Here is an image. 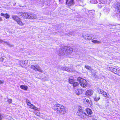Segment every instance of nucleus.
Instances as JSON below:
<instances>
[{
	"label": "nucleus",
	"mask_w": 120,
	"mask_h": 120,
	"mask_svg": "<svg viewBox=\"0 0 120 120\" xmlns=\"http://www.w3.org/2000/svg\"><path fill=\"white\" fill-rule=\"evenodd\" d=\"M94 100L96 101H98L100 99V97H98L96 96L94 98Z\"/></svg>",
	"instance_id": "obj_25"
},
{
	"label": "nucleus",
	"mask_w": 120,
	"mask_h": 120,
	"mask_svg": "<svg viewBox=\"0 0 120 120\" xmlns=\"http://www.w3.org/2000/svg\"><path fill=\"white\" fill-rule=\"evenodd\" d=\"M114 74H116L120 76V71L117 69V71H114Z\"/></svg>",
	"instance_id": "obj_21"
},
{
	"label": "nucleus",
	"mask_w": 120,
	"mask_h": 120,
	"mask_svg": "<svg viewBox=\"0 0 120 120\" xmlns=\"http://www.w3.org/2000/svg\"><path fill=\"white\" fill-rule=\"evenodd\" d=\"M107 69L110 71L114 73V71H117V69L116 68H111L110 67H108Z\"/></svg>",
	"instance_id": "obj_14"
},
{
	"label": "nucleus",
	"mask_w": 120,
	"mask_h": 120,
	"mask_svg": "<svg viewBox=\"0 0 120 120\" xmlns=\"http://www.w3.org/2000/svg\"><path fill=\"white\" fill-rule=\"evenodd\" d=\"M76 114L80 118L82 119L86 118L88 116L87 114L84 112L82 107L80 106L78 107V111Z\"/></svg>",
	"instance_id": "obj_2"
},
{
	"label": "nucleus",
	"mask_w": 120,
	"mask_h": 120,
	"mask_svg": "<svg viewBox=\"0 0 120 120\" xmlns=\"http://www.w3.org/2000/svg\"><path fill=\"white\" fill-rule=\"evenodd\" d=\"M0 15L1 16H4L6 18L8 19L10 17V16L9 14L7 13H6L5 14L3 13H1Z\"/></svg>",
	"instance_id": "obj_17"
},
{
	"label": "nucleus",
	"mask_w": 120,
	"mask_h": 120,
	"mask_svg": "<svg viewBox=\"0 0 120 120\" xmlns=\"http://www.w3.org/2000/svg\"><path fill=\"white\" fill-rule=\"evenodd\" d=\"M59 0V1H60V0Z\"/></svg>",
	"instance_id": "obj_35"
},
{
	"label": "nucleus",
	"mask_w": 120,
	"mask_h": 120,
	"mask_svg": "<svg viewBox=\"0 0 120 120\" xmlns=\"http://www.w3.org/2000/svg\"><path fill=\"white\" fill-rule=\"evenodd\" d=\"M0 60L1 61H2L4 60V58L3 57H1L0 58Z\"/></svg>",
	"instance_id": "obj_29"
},
{
	"label": "nucleus",
	"mask_w": 120,
	"mask_h": 120,
	"mask_svg": "<svg viewBox=\"0 0 120 120\" xmlns=\"http://www.w3.org/2000/svg\"><path fill=\"white\" fill-rule=\"evenodd\" d=\"M87 39H89V38H87Z\"/></svg>",
	"instance_id": "obj_34"
},
{
	"label": "nucleus",
	"mask_w": 120,
	"mask_h": 120,
	"mask_svg": "<svg viewBox=\"0 0 120 120\" xmlns=\"http://www.w3.org/2000/svg\"><path fill=\"white\" fill-rule=\"evenodd\" d=\"M2 40H0V42H1V41H2Z\"/></svg>",
	"instance_id": "obj_33"
},
{
	"label": "nucleus",
	"mask_w": 120,
	"mask_h": 120,
	"mask_svg": "<svg viewBox=\"0 0 120 120\" xmlns=\"http://www.w3.org/2000/svg\"><path fill=\"white\" fill-rule=\"evenodd\" d=\"M26 103L29 108L33 109L35 111L40 110V109L36 107L33 104H32L29 100L26 101Z\"/></svg>",
	"instance_id": "obj_5"
},
{
	"label": "nucleus",
	"mask_w": 120,
	"mask_h": 120,
	"mask_svg": "<svg viewBox=\"0 0 120 120\" xmlns=\"http://www.w3.org/2000/svg\"><path fill=\"white\" fill-rule=\"evenodd\" d=\"M85 110L88 115H91L93 113V112L91 110L90 108H86L85 109Z\"/></svg>",
	"instance_id": "obj_13"
},
{
	"label": "nucleus",
	"mask_w": 120,
	"mask_h": 120,
	"mask_svg": "<svg viewBox=\"0 0 120 120\" xmlns=\"http://www.w3.org/2000/svg\"><path fill=\"white\" fill-rule=\"evenodd\" d=\"M7 100L9 104H11L12 102V100L11 99H7Z\"/></svg>",
	"instance_id": "obj_26"
},
{
	"label": "nucleus",
	"mask_w": 120,
	"mask_h": 120,
	"mask_svg": "<svg viewBox=\"0 0 120 120\" xmlns=\"http://www.w3.org/2000/svg\"><path fill=\"white\" fill-rule=\"evenodd\" d=\"M77 81L79 82L81 86L83 88H85L88 85L87 81L84 79L80 77L77 78Z\"/></svg>",
	"instance_id": "obj_4"
},
{
	"label": "nucleus",
	"mask_w": 120,
	"mask_h": 120,
	"mask_svg": "<svg viewBox=\"0 0 120 120\" xmlns=\"http://www.w3.org/2000/svg\"><path fill=\"white\" fill-rule=\"evenodd\" d=\"M74 81V80L73 79H69L68 80V82L71 84H72Z\"/></svg>",
	"instance_id": "obj_20"
},
{
	"label": "nucleus",
	"mask_w": 120,
	"mask_h": 120,
	"mask_svg": "<svg viewBox=\"0 0 120 120\" xmlns=\"http://www.w3.org/2000/svg\"><path fill=\"white\" fill-rule=\"evenodd\" d=\"M12 19L15 21L17 24L20 26H23L25 24V22L19 17L16 15L12 16Z\"/></svg>",
	"instance_id": "obj_3"
},
{
	"label": "nucleus",
	"mask_w": 120,
	"mask_h": 120,
	"mask_svg": "<svg viewBox=\"0 0 120 120\" xmlns=\"http://www.w3.org/2000/svg\"><path fill=\"white\" fill-rule=\"evenodd\" d=\"M92 120H97L96 119H93Z\"/></svg>",
	"instance_id": "obj_32"
},
{
	"label": "nucleus",
	"mask_w": 120,
	"mask_h": 120,
	"mask_svg": "<svg viewBox=\"0 0 120 120\" xmlns=\"http://www.w3.org/2000/svg\"><path fill=\"white\" fill-rule=\"evenodd\" d=\"M2 20V18L0 17V21H1Z\"/></svg>",
	"instance_id": "obj_31"
},
{
	"label": "nucleus",
	"mask_w": 120,
	"mask_h": 120,
	"mask_svg": "<svg viewBox=\"0 0 120 120\" xmlns=\"http://www.w3.org/2000/svg\"><path fill=\"white\" fill-rule=\"evenodd\" d=\"M85 68L89 70H92L91 67L88 65H85Z\"/></svg>",
	"instance_id": "obj_23"
},
{
	"label": "nucleus",
	"mask_w": 120,
	"mask_h": 120,
	"mask_svg": "<svg viewBox=\"0 0 120 120\" xmlns=\"http://www.w3.org/2000/svg\"><path fill=\"white\" fill-rule=\"evenodd\" d=\"M103 3V4H104V3H104H104Z\"/></svg>",
	"instance_id": "obj_36"
},
{
	"label": "nucleus",
	"mask_w": 120,
	"mask_h": 120,
	"mask_svg": "<svg viewBox=\"0 0 120 120\" xmlns=\"http://www.w3.org/2000/svg\"><path fill=\"white\" fill-rule=\"evenodd\" d=\"M20 15L25 19H29V13H28L20 12Z\"/></svg>",
	"instance_id": "obj_8"
},
{
	"label": "nucleus",
	"mask_w": 120,
	"mask_h": 120,
	"mask_svg": "<svg viewBox=\"0 0 120 120\" xmlns=\"http://www.w3.org/2000/svg\"><path fill=\"white\" fill-rule=\"evenodd\" d=\"M83 102L84 104H86L89 106H91L92 104V102L91 100H89V99L85 98L83 101Z\"/></svg>",
	"instance_id": "obj_7"
},
{
	"label": "nucleus",
	"mask_w": 120,
	"mask_h": 120,
	"mask_svg": "<svg viewBox=\"0 0 120 120\" xmlns=\"http://www.w3.org/2000/svg\"><path fill=\"white\" fill-rule=\"evenodd\" d=\"M97 90L98 93L101 94H102L104 91L103 90L99 88L97 89Z\"/></svg>",
	"instance_id": "obj_19"
},
{
	"label": "nucleus",
	"mask_w": 120,
	"mask_h": 120,
	"mask_svg": "<svg viewBox=\"0 0 120 120\" xmlns=\"http://www.w3.org/2000/svg\"><path fill=\"white\" fill-rule=\"evenodd\" d=\"M105 97L108 98H111V96L109 95V94L107 93L106 92Z\"/></svg>",
	"instance_id": "obj_24"
},
{
	"label": "nucleus",
	"mask_w": 120,
	"mask_h": 120,
	"mask_svg": "<svg viewBox=\"0 0 120 120\" xmlns=\"http://www.w3.org/2000/svg\"><path fill=\"white\" fill-rule=\"evenodd\" d=\"M52 109L54 111L62 115L65 114L67 112L66 107L60 104H55L52 106Z\"/></svg>",
	"instance_id": "obj_1"
},
{
	"label": "nucleus",
	"mask_w": 120,
	"mask_h": 120,
	"mask_svg": "<svg viewBox=\"0 0 120 120\" xmlns=\"http://www.w3.org/2000/svg\"><path fill=\"white\" fill-rule=\"evenodd\" d=\"M68 0H66V4H68V5L69 6H71L74 5V2L73 0H71L68 3Z\"/></svg>",
	"instance_id": "obj_11"
},
{
	"label": "nucleus",
	"mask_w": 120,
	"mask_h": 120,
	"mask_svg": "<svg viewBox=\"0 0 120 120\" xmlns=\"http://www.w3.org/2000/svg\"><path fill=\"white\" fill-rule=\"evenodd\" d=\"M20 87L22 89H23L24 90H27L28 87L27 86L21 85L20 86Z\"/></svg>",
	"instance_id": "obj_15"
},
{
	"label": "nucleus",
	"mask_w": 120,
	"mask_h": 120,
	"mask_svg": "<svg viewBox=\"0 0 120 120\" xmlns=\"http://www.w3.org/2000/svg\"><path fill=\"white\" fill-rule=\"evenodd\" d=\"M115 9L118 12L120 13V3L118 2L117 3Z\"/></svg>",
	"instance_id": "obj_12"
},
{
	"label": "nucleus",
	"mask_w": 120,
	"mask_h": 120,
	"mask_svg": "<svg viewBox=\"0 0 120 120\" xmlns=\"http://www.w3.org/2000/svg\"><path fill=\"white\" fill-rule=\"evenodd\" d=\"M106 93V92L105 91H104L103 92V93L102 94V95L103 96L105 97V94Z\"/></svg>",
	"instance_id": "obj_28"
},
{
	"label": "nucleus",
	"mask_w": 120,
	"mask_h": 120,
	"mask_svg": "<svg viewBox=\"0 0 120 120\" xmlns=\"http://www.w3.org/2000/svg\"><path fill=\"white\" fill-rule=\"evenodd\" d=\"M92 42L94 43L99 44L100 42L97 40H94L92 41Z\"/></svg>",
	"instance_id": "obj_22"
},
{
	"label": "nucleus",
	"mask_w": 120,
	"mask_h": 120,
	"mask_svg": "<svg viewBox=\"0 0 120 120\" xmlns=\"http://www.w3.org/2000/svg\"><path fill=\"white\" fill-rule=\"evenodd\" d=\"M30 68L34 70L40 72L42 73L43 72V71L42 69L38 65H32L31 66Z\"/></svg>",
	"instance_id": "obj_6"
},
{
	"label": "nucleus",
	"mask_w": 120,
	"mask_h": 120,
	"mask_svg": "<svg viewBox=\"0 0 120 120\" xmlns=\"http://www.w3.org/2000/svg\"><path fill=\"white\" fill-rule=\"evenodd\" d=\"M93 91L92 90L89 89L86 91L85 94L87 96H91L93 95Z\"/></svg>",
	"instance_id": "obj_9"
},
{
	"label": "nucleus",
	"mask_w": 120,
	"mask_h": 120,
	"mask_svg": "<svg viewBox=\"0 0 120 120\" xmlns=\"http://www.w3.org/2000/svg\"><path fill=\"white\" fill-rule=\"evenodd\" d=\"M35 115L37 116H39V115L40 113L39 112H34Z\"/></svg>",
	"instance_id": "obj_27"
},
{
	"label": "nucleus",
	"mask_w": 120,
	"mask_h": 120,
	"mask_svg": "<svg viewBox=\"0 0 120 120\" xmlns=\"http://www.w3.org/2000/svg\"><path fill=\"white\" fill-rule=\"evenodd\" d=\"M83 92V90L81 89H76L75 93L76 95H79L82 94Z\"/></svg>",
	"instance_id": "obj_10"
},
{
	"label": "nucleus",
	"mask_w": 120,
	"mask_h": 120,
	"mask_svg": "<svg viewBox=\"0 0 120 120\" xmlns=\"http://www.w3.org/2000/svg\"><path fill=\"white\" fill-rule=\"evenodd\" d=\"M29 19H34L36 17V15L34 14H29Z\"/></svg>",
	"instance_id": "obj_16"
},
{
	"label": "nucleus",
	"mask_w": 120,
	"mask_h": 120,
	"mask_svg": "<svg viewBox=\"0 0 120 120\" xmlns=\"http://www.w3.org/2000/svg\"><path fill=\"white\" fill-rule=\"evenodd\" d=\"M4 83V82L0 80V84H3Z\"/></svg>",
	"instance_id": "obj_30"
},
{
	"label": "nucleus",
	"mask_w": 120,
	"mask_h": 120,
	"mask_svg": "<svg viewBox=\"0 0 120 120\" xmlns=\"http://www.w3.org/2000/svg\"><path fill=\"white\" fill-rule=\"evenodd\" d=\"M79 83L77 82H74L72 84V86L73 87H75L79 86Z\"/></svg>",
	"instance_id": "obj_18"
}]
</instances>
